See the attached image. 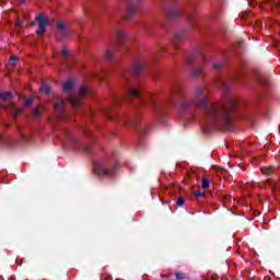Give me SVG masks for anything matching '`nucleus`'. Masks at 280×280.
Masks as SVG:
<instances>
[{"mask_svg":"<svg viewBox=\"0 0 280 280\" xmlns=\"http://www.w3.org/2000/svg\"><path fill=\"white\" fill-rule=\"evenodd\" d=\"M62 58H69V48H63L61 51Z\"/></svg>","mask_w":280,"mask_h":280,"instance_id":"23","label":"nucleus"},{"mask_svg":"<svg viewBox=\"0 0 280 280\" xmlns=\"http://www.w3.org/2000/svg\"><path fill=\"white\" fill-rule=\"evenodd\" d=\"M52 106L56 113H58L59 117H61L62 113H65V100L60 97H55Z\"/></svg>","mask_w":280,"mask_h":280,"instance_id":"8","label":"nucleus"},{"mask_svg":"<svg viewBox=\"0 0 280 280\" xmlns=\"http://www.w3.org/2000/svg\"><path fill=\"white\" fill-rule=\"evenodd\" d=\"M127 1V18L132 19L135 10L141 5V0H126Z\"/></svg>","mask_w":280,"mask_h":280,"instance_id":"6","label":"nucleus"},{"mask_svg":"<svg viewBox=\"0 0 280 280\" xmlns=\"http://www.w3.org/2000/svg\"><path fill=\"white\" fill-rule=\"evenodd\" d=\"M115 167L108 164L106 160L100 161L95 164L94 170L98 176H107L108 178H113L115 176Z\"/></svg>","mask_w":280,"mask_h":280,"instance_id":"3","label":"nucleus"},{"mask_svg":"<svg viewBox=\"0 0 280 280\" xmlns=\"http://www.w3.org/2000/svg\"><path fill=\"white\" fill-rule=\"evenodd\" d=\"M18 60H19L18 57L11 56V58H10V65H12V67H14V65H16V61H18Z\"/></svg>","mask_w":280,"mask_h":280,"instance_id":"25","label":"nucleus"},{"mask_svg":"<svg viewBox=\"0 0 280 280\" xmlns=\"http://www.w3.org/2000/svg\"><path fill=\"white\" fill-rule=\"evenodd\" d=\"M222 89H223V93H229V91L231 90V88H229L226 84H222Z\"/></svg>","mask_w":280,"mask_h":280,"instance_id":"28","label":"nucleus"},{"mask_svg":"<svg viewBox=\"0 0 280 280\" xmlns=\"http://www.w3.org/2000/svg\"><path fill=\"white\" fill-rule=\"evenodd\" d=\"M33 117H40V109L39 108L33 109Z\"/></svg>","mask_w":280,"mask_h":280,"instance_id":"27","label":"nucleus"},{"mask_svg":"<svg viewBox=\"0 0 280 280\" xmlns=\"http://www.w3.org/2000/svg\"><path fill=\"white\" fill-rule=\"evenodd\" d=\"M39 90L42 93H49V91H51V88L49 86V84L43 83Z\"/></svg>","mask_w":280,"mask_h":280,"instance_id":"16","label":"nucleus"},{"mask_svg":"<svg viewBox=\"0 0 280 280\" xmlns=\"http://www.w3.org/2000/svg\"><path fill=\"white\" fill-rule=\"evenodd\" d=\"M4 108H7V110H9L13 117H16V115H21V113H23L21 108L16 107V105L12 103L4 106Z\"/></svg>","mask_w":280,"mask_h":280,"instance_id":"12","label":"nucleus"},{"mask_svg":"<svg viewBox=\"0 0 280 280\" xmlns=\"http://www.w3.org/2000/svg\"><path fill=\"white\" fill-rule=\"evenodd\" d=\"M186 60H187L188 65H191V58H189V56L186 57Z\"/></svg>","mask_w":280,"mask_h":280,"instance_id":"35","label":"nucleus"},{"mask_svg":"<svg viewBox=\"0 0 280 280\" xmlns=\"http://www.w3.org/2000/svg\"><path fill=\"white\" fill-rule=\"evenodd\" d=\"M192 56H194V57H196V56H202V52H200V51H195V52L192 54Z\"/></svg>","mask_w":280,"mask_h":280,"instance_id":"34","label":"nucleus"},{"mask_svg":"<svg viewBox=\"0 0 280 280\" xmlns=\"http://www.w3.org/2000/svg\"><path fill=\"white\" fill-rule=\"evenodd\" d=\"M175 277H176V279H185V273H183V272H177V273L175 275Z\"/></svg>","mask_w":280,"mask_h":280,"instance_id":"29","label":"nucleus"},{"mask_svg":"<svg viewBox=\"0 0 280 280\" xmlns=\"http://www.w3.org/2000/svg\"><path fill=\"white\" fill-rule=\"evenodd\" d=\"M66 142H68L70 145H78V140L71 135V132L66 131Z\"/></svg>","mask_w":280,"mask_h":280,"instance_id":"13","label":"nucleus"},{"mask_svg":"<svg viewBox=\"0 0 280 280\" xmlns=\"http://www.w3.org/2000/svg\"><path fill=\"white\" fill-rule=\"evenodd\" d=\"M180 14H183V11L176 5L171 7V9L166 11V16L168 19H177V16H180Z\"/></svg>","mask_w":280,"mask_h":280,"instance_id":"10","label":"nucleus"},{"mask_svg":"<svg viewBox=\"0 0 280 280\" xmlns=\"http://www.w3.org/2000/svg\"><path fill=\"white\" fill-rule=\"evenodd\" d=\"M178 106L180 110H189L192 106L201 110L203 124L210 128H225L232 126L231 113L237 108V101L230 97L224 103H215L209 100L207 88H196L191 98L179 94Z\"/></svg>","mask_w":280,"mask_h":280,"instance_id":"1","label":"nucleus"},{"mask_svg":"<svg viewBox=\"0 0 280 280\" xmlns=\"http://www.w3.org/2000/svg\"><path fill=\"white\" fill-rule=\"evenodd\" d=\"M1 100H12V93L11 92H2L0 93Z\"/></svg>","mask_w":280,"mask_h":280,"instance_id":"17","label":"nucleus"},{"mask_svg":"<svg viewBox=\"0 0 280 280\" xmlns=\"http://www.w3.org/2000/svg\"><path fill=\"white\" fill-rule=\"evenodd\" d=\"M260 172L262 174H265V176H270V175H272V167L265 166V167L260 168Z\"/></svg>","mask_w":280,"mask_h":280,"instance_id":"15","label":"nucleus"},{"mask_svg":"<svg viewBox=\"0 0 280 280\" xmlns=\"http://www.w3.org/2000/svg\"><path fill=\"white\" fill-rule=\"evenodd\" d=\"M0 145H8V139L5 136H0Z\"/></svg>","mask_w":280,"mask_h":280,"instance_id":"21","label":"nucleus"},{"mask_svg":"<svg viewBox=\"0 0 280 280\" xmlns=\"http://www.w3.org/2000/svg\"><path fill=\"white\" fill-rule=\"evenodd\" d=\"M57 30H58L57 38H67V36L71 34L69 26L65 25V22H58Z\"/></svg>","mask_w":280,"mask_h":280,"instance_id":"7","label":"nucleus"},{"mask_svg":"<svg viewBox=\"0 0 280 280\" xmlns=\"http://www.w3.org/2000/svg\"><path fill=\"white\" fill-rule=\"evenodd\" d=\"M269 3H273V5H277L280 8V2H275V0H267Z\"/></svg>","mask_w":280,"mask_h":280,"instance_id":"31","label":"nucleus"},{"mask_svg":"<svg viewBox=\"0 0 280 280\" xmlns=\"http://www.w3.org/2000/svg\"><path fill=\"white\" fill-rule=\"evenodd\" d=\"M110 110H113L112 107H106V108L104 109V114H105V115H108V113H110Z\"/></svg>","mask_w":280,"mask_h":280,"instance_id":"32","label":"nucleus"},{"mask_svg":"<svg viewBox=\"0 0 280 280\" xmlns=\"http://www.w3.org/2000/svg\"><path fill=\"white\" fill-rule=\"evenodd\" d=\"M143 69H145V59H138L135 61L132 69H129L122 73V78L128 80L130 75H139Z\"/></svg>","mask_w":280,"mask_h":280,"instance_id":"4","label":"nucleus"},{"mask_svg":"<svg viewBox=\"0 0 280 280\" xmlns=\"http://www.w3.org/2000/svg\"><path fill=\"white\" fill-rule=\"evenodd\" d=\"M127 95H129V97H141V88H127Z\"/></svg>","mask_w":280,"mask_h":280,"instance_id":"11","label":"nucleus"},{"mask_svg":"<svg viewBox=\"0 0 280 280\" xmlns=\"http://www.w3.org/2000/svg\"><path fill=\"white\" fill-rule=\"evenodd\" d=\"M209 185H211V182L207 177H203L201 183L202 189H209Z\"/></svg>","mask_w":280,"mask_h":280,"instance_id":"18","label":"nucleus"},{"mask_svg":"<svg viewBox=\"0 0 280 280\" xmlns=\"http://www.w3.org/2000/svg\"><path fill=\"white\" fill-rule=\"evenodd\" d=\"M24 104H25V106H32V104H34V100L25 98Z\"/></svg>","mask_w":280,"mask_h":280,"instance_id":"26","label":"nucleus"},{"mask_svg":"<svg viewBox=\"0 0 280 280\" xmlns=\"http://www.w3.org/2000/svg\"><path fill=\"white\" fill-rule=\"evenodd\" d=\"M130 126H132V128L137 129V130H141V127L139 126V120L137 119H132L129 121Z\"/></svg>","mask_w":280,"mask_h":280,"instance_id":"20","label":"nucleus"},{"mask_svg":"<svg viewBox=\"0 0 280 280\" xmlns=\"http://www.w3.org/2000/svg\"><path fill=\"white\" fill-rule=\"evenodd\" d=\"M142 27H143L144 30H148V24H142Z\"/></svg>","mask_w":280,"mask_h":280,"instance_id":"37","label":"nucleus"},{"mask_svg":"<svg viewBox=\"0 0 280 280\" xmlns=\"http://www.w3.org/2000/svg\"><path fill=\"white\" fill-rule=\"evenodd\" d=\"M196 198H202L203 194L200 190L195 191Z\"/></svg>","mask_w":280,"mask_h":280,"instance_id":"30","label":"nucleus"},{"mask_svg":"<svg viewBox=\"0 0 280 280\" xmlns=\"http://www.w3.org/2000/svg\"><path fill=\"white\" fill-rule=\"evenodd\" d=\"M16 25H18V27H22L23 22L19 21V22L16 23Z\"/></svg>","mask_w":280,"mask_h":280,"instance_id":"36","label":"nucleus"},{"mask_svg":"<svg viewBox=\"0 0 280 280\" xmlns=\"http://www.w3.org/2000/svg\"><path fill=\"white\" fill-rule=\"evenodd\" d=\"M73 89V81L68 80L63 84V91L65 93H69L68 96V102L74 107V108H80V105L82 104V97L89 93V86L88 85H82L79 94H73L71 91Z\"/></svg>","mask_w":280,"mask_h":280,"instance_id":"2","label":"nucleus"},{"mask_svg":"<svg viewBox=\"0 0 280 280\" xmlns=\"http://www.w3.org/2000/svg\"><path fill=\"white\" fill-rule=\"evenodd\" d=\"M187 18H188V19H191V16H190V15H187Z\"/></svg>","mask_w":280,"mask_h":280,"instance_id":"41","label":"nucleus"},{"mask_svg":"<svg viewBox=\"0 0 280 280\" xmlns=\"http://www.w3.org/2000/svg\"><path fill=\"white\" fill-rule=\"evenodd\" d=\"M35 21H37L38 23L36 34H38V36H43V34H45V31L47 30V23H49V20L47 19V16L39 14L35 18Z\"/></svg>","mask_w":280,"mask_h":280,"instance_id":"5","label":"nucleus"},{"mask_svg":"<svg viewBox=\"0 0 280 280\" xmlns=\"http://www.w3.org/2000/svg\"><path fill=\"white\" fill-rule=\"evenodd\" d=\"M96 78H100V80H102V77L100 74H94Z\"/></svg>","mask_w":280,"mask_h":280,"instance_id":"38","label":"nucleus"},{"mask_svg":"<svg viewBox=\"0 0 280 280\" xmlns=\"http://www.w3.org/2000/svg\"><path fill=\"white\" fill-rule=\"evenodd\" d=\"M176 205H177V207H183L185 205V199L183 197H179L176 200Z\"/></svg>","mask_w":280,"mask_h":280,"instance_id":"22","label":"nucleus"},{"mask_svg":"<svg viewBox=\"0 0 280 280\" xmlns=\"http://www.w3.org/2000/svg\"><path fill=\"white\" fill-rule=\"evenodd\" d=\"M214 69H222V63H214Z\"/></svg>","mask_w":280,"mask_h":280,"instance_id":"33","label":"nucleus"},{"mask_svg":"<svg viewBox=\"0 0 280 280\" xmlns=\"http://www.w3.org/2000/svg\"><path fill=\"white\" fill-rule=\"evenodd\" d=\"M142 106H149V108H155L159 110V103H156V98L152 95H148L147 98L142 100Z\"/></svg>","mask_w":280,"mask_h":280,"instance_id":"9","label":"nucleus"},{"mask_svg":"<svg viewBox=\"0 0 280 280\" xmlns=\"http://www.w3.org/2000/svg\"><path fill=\"white\" fill-rule=\"evenodd\" d=\"M3 104H0V108H2Z\"/></svg>","mask_w":280,"mask_h":280,"instance_id":"42","label":"nucleus"},{"mask_svg":"<svg viewBox=\"0 0 280 280\" xmlns=\"http://www.w3.org/2000/svg\"><path fill=\"white\" fill-rule=\"evenodd\" d=\"M194 78H198V75H202V69L201 68H195L191 71Z\"/></svg>","mask_w":280,"mask_h":280,"instance_id":"19","label":"nucleus"},{"mask_svg":"<svg viewBox=\"0 0 280 280\" xmlns=\"http://www.w3.org/2000/svg\"><path fill=\"white\" fill-rule=\"evenodd\" d=\"M116 37L118 39L119 45H121L126 39V33H124L122 31H117Z\"/></svg>","mask_w":280,"mask_h":280,"instance_id":"14","label":"nucleus"},{"mask_svg":"<svg viewBox=\"0 0 280 280\" xmlns=\"http://www.w3.org/2000/svg\"><path fill=\"white\" fill-rule=\"evenodd\" d=\"M107 118H108V119H113V117H112V116H107Z\"/></svg>","mask_w":280,"mask_h":280,"instance_id":"39","label":"nucleus"},{"mask_svg":"<svg viewBox=\"0 0 280 280\" xmlns=\"http://www.w3.org/2000/svg\"><path fill=\"white\" fill-rule=\"evenodd\" d=\"M105 58H106L107 60H113V51L106 50V51H105Z\"/></svg>","mask_w":280,"mask_h":280,"instance_id":"24","label":"nucleus"},{"mask_svg":"<svg viewBox=\"0 0 280 280\" xmlns=\"http://www.w3.org/2000/svg\"><path fill=\"white\" fill-rule=\"evenodd\" d=\"M258 82H261V78L258 79Z\"/></svg>","mask_w":280,"mask_h":280,"instance_id":"40","label":"nucleus"}]
</instances>
